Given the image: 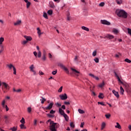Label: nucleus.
Instances as JSON below:
<instances>
[{
	"label": "nucleus",
	"instance_id": "nucleus-24",
	"mask_svg": "<svg viewBox=\"0 0 131 131\" xmlns=\"http://www.w3.org/2000/svg\"><path fill=\"white\" fill-rule=\"evenodd\" d=\"M7 67H8L9 68V69H12V68H13V69H14V66H13V64H7Z\"/></svg>",
	"mask_w": 131,
	"mask_h": 131
},
{
	"label": "nucleus",
	"instance_id": "nucleus-33",
	"mask_svg": "<svg viewBox=\"0 0 131 131\" xmlns=\"http://www.w3.org/2000/svg\"><path fill=\"white\" fill-rule=\"evenodd\" d=\"M10 130L16 131L17 130V127H13L10 128Z\"/></svg>",
	"mask_w": 131,
	"mask_h": 131
},
{
	"label": "nucleus",
	"instance_id": "nucleus-31",
	"mask_svg": "<svg viewBox=\"0 0 131 131\" xmlns=\"http://www.w3.org/2000/svg\"><path fill=\"white\" fill-rule=\"evenodd\" d=\"M27 9H28V8H29V7H30V5H31V3L30 2H28V0H27Z\"/></svg>",
	"mask_w": 131,
	"mask_h": 131
},
{
	"label": "nucleus",
	"instance_id": "nucleus-62",
	"mask_svg": "<svg viewBox=\"0 0 131 131\" xmlns=\"http://www.w3.org/2000/svg\"><path fill=\"white\" fill-rule=\"evenodd\" d=\"M0 48H1V50L4 51V46H3V44L0 45Z\"/></svg>",
	"mask_w": 131,
	"mask_h": 131
},
{
	"label": "nucleus",
	"instance_id": "nucleus-14",
	"mask_svg": "<svg viewBox=\"0 0 131 131\" xmlns=\"http://www.w3.org/2000/svg\"><path fill=\"white\" fill-rule=\"evenodd\" d=\"M117 78L118 81L120 82V83H122V84H124V85H125V86H126V88H128V84H124L123 83V82H122L121 80H120V78H119V76H118Z\"/></svg>",
	"mask_w": 131,
	"mask_h": 131
},
{
	"label": "nucleus",
	"instance_id": "nucleus-10",
	"mask_svg": "<svg viewBox=\"0 0 131 131\" xmlns=\"http://www.w3.org/2000/svg\"><path fill=\"white\" fill-rule=\"evenodd\" d=\"M86 83L87 85H89L90 86V91L91 92H92V89H94L95 86H93V87H92L93 86V84L91 83V82H86Z\"/></svg>",
	"mask_w": 131,
	"mask_h": 131
},
{
	"label": "nucleus",
	"instance_id": "nucleus-13",
	"mask_svg": "<svg viewBox=\"0 0 131 131\" xmlns=\"http://www.w3.org/2000/svg\"><path fill=\"white\" fill-rule=\"evenodd\" d=\"M59 113L61 115H62V116H63L66 114L65 112H64V111L63 110H62V108H61L60 107H59Z\"/></svg>",
	"mask_w": 131,
	"mask_h": 131
},
{
	"label": "nucleus",
	"instance_id": "nucleus-59",
	"mask_svg": "<svg viewBox=\"0 0 131 131\" xmlns=\"http://www.w3.org/2000/svg\"><path fill=\"white\" fill-rule=\"evenodd\" d=\"M39 75H43L44 73L41 71H39Z\"/></svg>",
	"mask_w": 131,
	"mask_h": 131
},
{
	"label": "nucleus",
	"instance_id": "nucleus-1",
	"mask_svg": "<svg viewBox=\"0 0 131 131\" xmlns=\"http://www.w3.org/2000/svg\"><path fill=\"white\" fill-rule=\"evenodd\" d=\"M50 122V130L51 131H57V129L59 127V124L57 123H54V121H51V119L48 120L46 123L48 124Z\"/></svg>",
	"mask_w": 131,
	"mask_h": 131
},
{
	"label": "nucleus",
	"instance_id": "nucleus-43",
	"mask_svg": "<svg viewBox=\"0 0 131 131\" xmlns=\"http://www.w3.org/2000/svg\"><path fill=\"white\" fill-rule=\"evenodd\" d=\"M105 6V3L101 2L99 4V7H104Z\"/></svg>",
	"mask_w": 131,
	"mask_h": 131
},
{
	"label": "nucleus",
	"instance_id": "nucleus-51",
	"mask_svg": "<svg viewBox=\"0 0 131 131\" xmlns=\"http://www.w3.org/2000/svg\"><path fill=\"white\" fill-rule=\"evenodd\" d=\"M93 89H92V91H91L92 92V96H96V93H95V92L93 91Z\"/></svg>",
	"mask_w": 131,
	"mask_h": 131
},
{
	"label": "nucleus",
	"instance_id": "nucleus-12",
	"mask_svg": "<svg viewBox=\"0 0 131 131\" xmlns=\"http://www.w3.org/2000/svg\"><path fill=\"white\" fill-rule=\"evenodd\" d=\"M24 37H25V38L28 41H31V40H32V37H31V36H28L24 35Z\"/></svg>",
	"mask_w": 131,
	"mask_h": 131
},
{
	"label": "nucleus",
	"instance_id": "nucleus-49",
	"mask_svg": "<svg viewBox=\"0 0 131 131\" xmlns=\"http://www.w3.org/2000/svg\"><path fill=\"white\" fill-rule=\"evenodd\" d=\"M13 74L16 75L17 73L16 71V68L13 67Z\"/></svg>",
	"mask_w": 131,
	"mask_h": 131
},
{
	"label": "nucleus",
	"instance_id": "nucleus-60",
	"mask_svg": "<svg viewBox=\"0 0 131 131\" xmlns=\"http://www.w3.org/2000/svg\"><path fill=\"white\" fill-rule=\"evenodd\" d=\"M64 104H65V105H70V102L65 101L64 102Z\"/></svg>",
	"mask_w": 131,
	"mask_h": 131
},
{
	"label": "nucleus",
	"instance_id": "nucleus-63",
	"mask_svg": "<svg viewBox=\"0 0 131 131\" xmlns=\"http://www.w3.org/2000/svg\"><path fill=\"white\" fill-rule=\"evenodd\" d=\"M61 109H63V110H65V109H66L64 105L61 106Z\"/></svg>",
	"mask_w": 131,
	"mask_h": 131
},
{
	"label": "nucleus",
	"instance_id": "nucleus-40",
	"mask_svg": "<svg viewBox=\"0 0 131 131\" xmlns=\"http://www.w3.org/2000/svg\"><path fill=\"white\" fill-rule=\"evenodd\" d=\"M43 16L44 17V18H45V19H48V14H47V13L44 12Z\"/></svg>",
	"mask_w": 131,
	"mask_h": 131
},
{
	"label": "nucleus",
	"instance_id": "nucleus-30",
	"mask_svg": "<svg viewBox=\"0 0 131 131\" xmlns=\"http://www.w3.org/2000/svg\"><path fill=\"white\" fill-rule=\"evenodd\" d=\"M78 112H79V113H80V114H84V111L81 110V109H79L78 110Z\"/></svg>",
	"mask_w": 131,
	"mask_h": 131
},
{
	"label": "nucleus",
	"instance_id": "nucleus-42",
	"mask_svg": "<svg viewBox=\"0 0 131 131\" xmlns=\"http://www.w3.org/2000/svg\"><path fill=\"white\" fill-rule=\"evenodd\" d=\"M74 60L75 62H78V56H76L75 57V58L74 59Z\"/></svg>",
	"mask_w": 131,
	"mask_h": 131
},
{
	"label": "nucleus",
	"instance_id": "nucleus-9",
	"mask_svg": "<svg viewBox=\"0 0 131 131\" xmlns=\"http://www.w3.org/2000/svg\"><path fill=\"white\" fill-rule=\"evenodd\" d=\"M34 66H33V64H32L30 67V71H31L32 72H33L34 73V75H35V74H36V72H35V71H34Z\"/></svg>",
	"mask_w": 131,
	"mask_h": 131
},
{
	"label": "nucleus",
	"instance_id": "nucleus-36",
	"mask_svg": "<svg viewBox=\"0 0 131 131\" xmlns=\"http://www.w3.org/2000/svg\"><path fill=\"white\" fill-rule=\"evenodd\" d=\"M41 98H42V100L40 99V101H41V104H43V103H45V102H46V100L43 97H41Z\"/></svg>",
	"mask_w": 131,
	"mask_h": 131
},
{
	"label": "nucleus",
	"instance_id": "nucleus-35",
	"mask_svg": "<svg viewBox=\"0 0 131 131\" xmlns=\"http://www.w3.org/2000/svg\"><path fill=\"white\" fill-rule=\"evenodd\" d=\"M92 55L93 57H96V56H97V50H95L93 52Z\"/></svg>",
	"mask_w": 131,
	"mask_h": 131
},
{
	"label": "nucleus",
	"instance_id": "nucleus-28",
	"mask_svg": "<svg viewBox=\"0 0 131 131\" xmlns=\"http://www.w3.org/2000/svg\"><path fill=\"white\" fill-rule=\"evenodd\" d=\"M116 3L118 5H121L122 4V0H116Z\"/></svg>",
	"mask_w": 131,
	"mask_h": 131
},
{
	"label": "nucleus",
	"instance_id": "nucleus-52",
	"mask_svg": "<svg viewBox=\"0 0 131 131\" xmlns=\"http://www.w3.org/2000/svg\"><path fill=\"white\" fill-rule=\"evenodd\" d=\"M63 90V86H61L58 90V93H61Z\"/></svg>",
	"mask_w": 131,
	"mask_h": 131
},
{
	"label": "nucleus",
	"instance_id": "nucleus-16",
	"mask_svg": "<svg viewBox=\"0 0 131 131\" xmlns=\"http://www.w3.org/2000/svg\"><path fill=\"white\" fill-rule=\"evenodd\" d=\"M112 92L113 94H114V95L116 97V98H119V94L117 92H116L115 90H113Z\"/></svg>",
	"mask_w": 131,
	"mask_h": 131
},
{
	"label": "nucleus",
	"instance_id": "nucleus-23",
	"mask_svg": "<svg viewBox=\"0 0 131 131\" xmlns=\"http://www.w3.org/2000/svg\"><path fill=\"white\" fill-rule=\"evenodd\" d=\"M81 28L83 29V30H85V31H90V29L85 26H82Z\"/></svg>",
	"mask_w": 131,
	"mask_h": 131
},
{
	"label": "nucleus",
	"instance_id": "nucleus-47",
	"mask_svg": "<svg viewBox=\"0 0 131 131\" xmlns=\"http://www.w3.org/2000/svg\"><path fill=\"white\" fill-rule=\"evenodd\" d=\"M70 126L71 127H72L73 128L75 127V125H74V124H73V122H71Z\"/></svg>",
	"mask_w": 131,
	"mask_h": 131
},
{
	"label": "nucleus",
	"instance_id": "nucleus-15",
	"mask_svg": "<svg viewBox=\"0 0 131 131\" xmlns=\"http://www.w3.org/2000/svg\"><path fill=\"white\" fill-rule=\"evenodd\" d=\"M46 56H47V53H46L45 51H44L43 52V54H42V60H43V61H46L47 57H46Z\"/></svg>",
	"mask_w": 131,
	"mask_h": 131
},
{
	"label": "nucleus",
	"instance_id": "nucleus-41",
	"mask_svg": "<svg viewBox=\"0 0 131 131\" xmlns=\"http://www.w3.org/2000/svg\"><path fill=\"white\" fill-rule=\"evenodd\" d=\"M48 15H52L53 10H48Z\"/></svg>",
	"mask_w": 131,
	"mask_h": 131
},
{
	"label": "nucleus",
	"instance_id": "nucleus-39",
	"mask_svg": "<svg viewBox=\"0 0 131 131\" xmlns=\"http://www.w3.org/2000/svg\"><path fill=\"white\" fill-rule=\"evenodd\" d=\"M24 124H23L21 123L20 125V127L21 129H23V128H26V127H25V126H24Z\"/></svg>",
	"mask_w": 131,
	"mask_h": 131
},
{
	"label": "nucleus",
	"instance_id": "nucleus-34",
	"mask_svg": "<svg viewBox=\"0 0 131 131\" xmlns=\"http://www.w3.org/2000/svg\"><path fill=\"white\" fill-rule=\"evenodd\" d=\"M113 32L115 34H117V33H118V30L117 29H114L113 30Z\"/></svg>",
	"mask_w": 131,
	"mask_h": 131
},
{
	"label": "nucleus",
	"instance_id": "nucleus-29",
	"mask_svg": "<svg viewBox=\"0 0 131 131\" xmlns=\"http://www.w3.org/2000/svg\"><path fill=\"white\" fill-rule=\"evenodd\" d=\"M5 40V39L4 37H1L0 38V45H3V42H4V41Z\"/></svg>",
	"mask_w": 131,
	"mask_h": 131
},
{
	"label": "nucleus",
	"instance_id": "nucleus-56",
	"mask_svg": "<svg viewBox=\"0 0 131 131\" xmlns=\"http://www.w3.org/2000/svg\"><path fill=\"white\" fill-rule=\"evenodd\" d=\"M55 111L53 110H51L50 112V114H55Z\"/></svg>",
	"mask_w": 131,
	"mask_h": 131
},
{
	"label": "nucleus",
	"instance_id": "nucleus-38",
	"mask_svg": "<svg viewBox=\"0 0 131 131\" xmlns=\"http://www.w3.org/2000/svg\"><path fill=\"white\" fill-rule=\"evenodd\" d=\"M20 122L23 124H25V119L24 118H22L21 120L20 121Z\"/></svg>",
	"mask_w": 131,
	"mask_h": 131
},
{
	"label": "nucleus",
	"instance_id": "nucleus-45",
	"mask_svg": "<svg viewBox=\"0 0 131 131\" xmlns=\"http://www.w3.org/2000/svg\"><path fill=\"white\" fill-rule=\"evenodd\" d=\"M41 57V52L40 51H39L38 52V58H40Z\"/></svg>",
	"mask_w": 131,
	"mask_h": 131
},
{
	"label": "nucleus",
	"instance_id": "nucleus-3",
	"mask_svg": "<svg viewBox=\"0 0 131 131\" xmlns=\"http://www.w3.org/2000/svg\"><path fill=\"white\" fill-rule=\"evenodd\" d=\"M2 89L4 93H6V92L5 91V90H10V86H9V84H7V83L3 82Z\"/></svg>",
	"mask_w": 131,
	"mask_h": 131
},
{
	"label": "nucleus",
	"instance_id": "nucleus-25",
	"mask_svg": "<svg viewBox=\"0 0 131 131\" xmlns=\"http://www.w3.org/2000/svg\"><path fill=\"white\" fill-rule=\"evenodd\" d=\"M120 93H121V95H123V93L124 92V90L123 89L122 86H121L120 87Z\"/></svg>",
	"mask_w": 131,
	"mask_h": 131
},
{
	"label": "nucleus",
	"instance_id": "nucleus-5",
	"mask_svg": "<svg viewBox=\"0 0 131 131\" xmlns=\"http://www.w3.org/2000/svg\"><path fill=\"white\" fill-rule=\"evenodd\" d=\"M53 106H54V103L53 102H51L49 105L46 107H42V109L46 111V110H51L53 108Z\"/></svg>",
	"mask_w": 131,
	"mask_h": 131
},
{
	"label": "nucleus",
	"instance_id": "nucleus-55",
	"mask_svg": "<svg viewBox=\"0 0 131 131\" xmlns=\"http://www.w3.org/2000/svg\"><path fill=\"white\" fill-rule=\"evenodd\" d=\"M52 74H53V75H56V74H57V71H54L52 72Z\"/></svg>",
	"mask_w": 131,
	"mask_h": 131
},
{
	"label": "nucleus",
	"instance_id": "nucleus-6",
	"mask_svg": "<svg viewBox=\"0 0 131 131\" xmlns=\"http://www.w3.org/2000/svg\"><path fill=\"white\" fill-rule=\"evenodd\" d=\"M59 98L61 99V100H66L68 98L67 94H66V93H64V94L60 95Z\"/></svg>",
	"mask_w": 131,
	"mask_h": 131
},
{
	"label": "nucleus",
	"instance_id": "nucleus-19",
	"mask_svg": "<svg viewBox=\"0 0 131 131\" xmlns=\"http://www.w3.org/2000/svg\"><path fill=\"white\" fill-rule=\"evenodd\" d=\"M104 98H105V96L104 95V94L102 93H99V99H103Z\"/></svg>",
	"mask_w": 131,
	"mask_h": 131
},
{
	"label": "nucleus",
	"instance_id": "nucleus-8",
	"mask_svg": "<svg viewBox=\"0 0 131 131\" xmlns=\"http://www.w3.org/2000/svg\"><path fill=\"white\" fill-rule=\"evenodd\" d=\"M101 23L104 25H110V24H111L110 22H109L106 20H101Z\"/></svg>",
	"mask_w": 131,
	"mask_h": 131
},
{
	"label": "nucleus",
	"instance_id": "nucleus-22",
	"mask_svg": "<svg viewBox=\"0 0 131 131\" xmlns=\"http://www.w3.org/2000/svg\"><path fill=\"white\" fill-rule=\"evenodd\" d=\"M21 24V20H17L16 22L14 23V25L17 26V25H20Z\"/></svg>",
	"mask_w": 131,
	"mask_h": 131
},
{
	"label": "nucleus",
	"instance_id": "nucleus-18",
	"mask_svg": "<svg viewBox=\"0 0 131 131\" xmlns=\"http://www.w3.org/2000/svg\"><path fill=\"white\" fill-rule=\"evenodd\" d=\"M89 76H91V77H93V78H94L96 80H99V77L95 76L94 74H89Z\"/></svg>",
	"mask_w": 131,
	"mask_h": 131
},
{
	"label": "nucleus",
	"instance_id": "nucleus-50",
	"mask_svg": "<svg viewBox=\"0 0 131 131\" xmlns=\"http://www.w3.org/2000/svg\"><path fill=\"white\" fill-rule=\"evenodd\" d=\"M94 60L95 61V62H96V63H99V58H95Z\"/></svg>",
	"mask_w": 131,
	"mask_h": 131
},
{
	"label": "nucleus",
	"instance_id": "nucleus-27",
	"mask_svg": "<svg viewBox=\"0 0 131 131\" xmlns=\"http://www.w3.org/2000/svg\"><path fill=\"white\" fill-rule=\"evenodd\" d=\"M107 37L109 38L110 39H112V38H114V36L108 34L107 35Z\"/></svg>",
	"mask_w": 131,
	"mask_h": 131
},
{
	"label": "nucleus",
	"instance_id": "nucleus-7",
	"mask_svg": "<svg viewBox=\"0 0 131 131\" xmlns=\"http://www.w3.org/2000/svg\"><path fill=\"white\" fill-rule=\"evenodd\" d=\"M105 86V81H102V82H100L99 84V88H100L102 91L104 90V87Z\"/></svg>",
	"mask_w": 131,
	"mask_h": 131
},
{
	"label": "nucleus",
	"instance_id": "nucleus-26",
	"mask_svg": "<svg viewBox=\"0 0 131 131\" xmlns=\"http://www.w3.org/2000/svg\"><path fill=\"white\" fill-rule=\"evenodd\" d=\"M55 105L56 106V107H58V108H60V107L62 106V104H61V103L59 102H56L55 103Z\"/></svg>",
	"mask_w": 131,
	"mask_h": 131
},
{
	"label": "nucleus",
	"instance_id": "nucleus-37",
	"mask_svg": "<svg viewBox=\"0 0 131 131\" xmlns=\"http://www.w3.org/2000/svg\"><path fill=\"white\" fill-rule=\"evenodd\" d=\"M37 33L39 35H41V32H40V29H39V28H37Z\"/></svg>",
	"mask_w": 131,
	"mask_h": 131
},
{
	"label": "nucleus",
	"instance_id": "nucleus-53",
	"mask_svg": "<svg viewBox=\"0 0 131 131\" xmlns=\"http://www.w3.org/2000/svg\"><path fill=\"white\" fill-rule=\"evenodd\" d=\"M27 111L29 113H30L31 112V107H28Z\"/></svg>",
	"mask_w": 131,
	"mask_h": 131
},
{
	"label": "nucleus",
	"instance_id": "nucleus-17",
	"mask_svg": "<svg viewBox=\"0 0 131 131\" xmlns=\"http://www.w3.org/2000/svg\"><path fill=\"white\" fill-rule=\"evenodd\" d=\"M106 127V123L103 122L101 125V130H103Z\"/></svg>",
	"mask_w": 131,
	"mask_h": 131
},
{
	"label": "nucleus",
	"instance_id": "nucleus-54",
	"mask_svg": "<svg viewBox=\"0 0 131 131\" xmlns=\"http://www.w3.org/2000/svg\"><path fill=\"white\" fill-rule=\"evenodd\" d=\"M27 42H28V41L27 40H24L21 43L22 45H26V43H27Z\"/></svg>",
	"mask_w": 131,
	"mask_h": 131
},
{
	"label": "nucleus",
	"instance_id": "nucleus-64",
	"mask_svg": "<svg viewBox=\"0 0 131 131\" xmlns=\"http://www.w3.org/2000/svg\"><path fill=\"white\" fill-rule=\"evenodd\" d=\"M5 108L6 111H8L9 110V107H8V105H5Z\"/></svg>",
	"mask_w": 131,
	"mask_h": 131
},
{
	"label": "nucleus",
	"instance_id": "nucleus-57",
	"mask_svg": "<svg viewBox=\"0 0 131 131\" xmlns=\"http://www.w3.org/2000/svg\"><path fill=\"white\" fill-rule=\"evenodd\" d=\"M33 54H34L35 57H36V58H37V52H36V51H34L33 52Z\"/></svg>",
	"mask_w": 131,
	"mask_h": 131
},
{
	"label": "nucleus",
	"instance_id": "nucleus-61",
	"mask_svg": "<svg viewBox=\"0 0 131 131\" xmlns=\"http://www.w3.org/2000/svg\"><path fill=\"white\" fill-rule=\"evenodd\" d=\"M84 125V122H82L80 125V127H83Z\"/></svg>",
	"mask_w": 131,
	"mask_h": 131
},
{
	"label": "nucleus",
	"instance_id": "nucleus-21",
	"mask_svg": "<svg viewBox=\"0 0 131 131\" xmlns=\"http://www.w3.org/2000/svg\"><path fill=\"white\" fill-rule=\"evenodd\" d=\"M63 116L64 118L66 121H68V120H69V117H68L66 114H65Z\"/></svg>",
	"mask_w": 131,
	"mask_h": 131
},
{
	"label": "nucleus",
	"instance_id": "nucleus-46",
	"mask_svg": "<svg viewBox=\"0 0 131 131\" xmlns=\"http://www.w3.org/2000/svg\"><path fill=\"white\" fill-rule=\"evenodd\" d=\"M125 62H126L127 63H131V60L127 58H126L125 59Z\"/></svg>",
	"mask_w": 131,
	"mask_h": 131
},
{
	"label": "nucleus",
	"instance_id": "nucleus-32",
	"mask_svg": "<svg viewBox=\"0 0 131 131\" xmlns=\"http://www.w3.org/2000/svg\"><path fill=\"white\" fill-rule=\"evenodd\" d=\"M105 116L106 118H107V119H109V118H110V117H111V115H110V114H106V115H105Z\"/></svg>",
	"mask_w": 131,
	"mask_h": 131
},
{
	"label": "nucleus",
	"instance_id": "nucleus-4",
	"mask_svg": "<svg viewBox=\"0 0 131 131\" xmlns=\"http://www.w3.org/2000/svg\"><path fill=\"white\" fill-rule=\"evenodd\" d=\"M59 66L60 67V68H61V69L64 70V71H65V72L67 74H69V70H68V69L66 67H65V66H64L62 63H60L59 64Z\"/></svg>",
	"mask_w": 131,
	"mask_h": 131
},
{
	"label": "nucleus",
	"instance_id": "nucleus-11",
	"mask_svg": "<svg viewBox=\"0 0 131 131\" xmlns=\"http://www.w3.org/2000/svg\"><path fill=\"white\" fill-rule=\"evenodd\" d=\"M71 70L74 72V74H75L77 76H78V74L80 73L78 71L73 69V68H71Z\"/></svg>",
	"mask_w": 131,
	"mask_h": 131
},
{
	"label": "nucleus",
	"instance_id": "nucleus-20",
	"mask_svg": "<svg viewBox=\"0 0 131 131\" xmlns=\"http://www.w3.org/2000/svg\"><path fill=\"white\" fill-rule=\"evenodd\" d=\"M116 124L117 125L115 126L116 127V128H119V129H121V126L120 125L119 123L117 122Z\"/></svg>",
	"mask_w": 131,
	"mask_h": 131
},
{
	"label": "nucleus",
	"instance_id": "nucleus-2",
	"mask_svg": "<svg viewBox=\"0 0 131 131\" xmlns=\"http://www.w3.org/2000/svg\"><path fill=\"white\" fill-rule=\"evenodd\" d=\"M116 14L120 18H124L125 19L127 18V13L123 10L117 9L116 11Z\"/></svg>",
	"mask_w": 131,
	"mask_h": 131
},
{
	"label": "nucleus",
	"instance_id": "nucleus-44",
	"mask_svg": "<svg viewBox=\"0 0 131 131\" xmlns=\"http://www.w3.org/2000/svg\"><path fill=\"white\" fill-rule=\"evenodd\" d=\"M99 104L101 105V106H106V104H105V102H99Z\"/></svg>",
	"mask_w": 131,
	"mask_h": 131
},
{
	"label": "nucleus",
	"instance_id": "nucleus-48",
	"mask_svg": "<svg viewBox=\"0 0 131 131\" xmlns=\"http://www.w3.org/2000/svg\"><path fill=\"white\" fill-rule=\"evenodd\" d=\"M127 31H128V34H129V35H130L131 36V29L127 28Z\"/></svg>",
	"mask_w": 131,
	"mask_h": 131
},
{
	"label": "nucleus",
	"instance_id": "nucleus-58",
	"mask_svg": "<svg viewBox=\"0 0 131 131\" xmlns=\"http://www.w3.org/2000/svg\"><path fill=\"white\" fill-rule=\"evenodd\" d=\"M36 124H37V120L35 119L34 121V125H36Z\"/></svg>",
	"mask_w": 131,
	"mask_h": 131
}]
</instances>
